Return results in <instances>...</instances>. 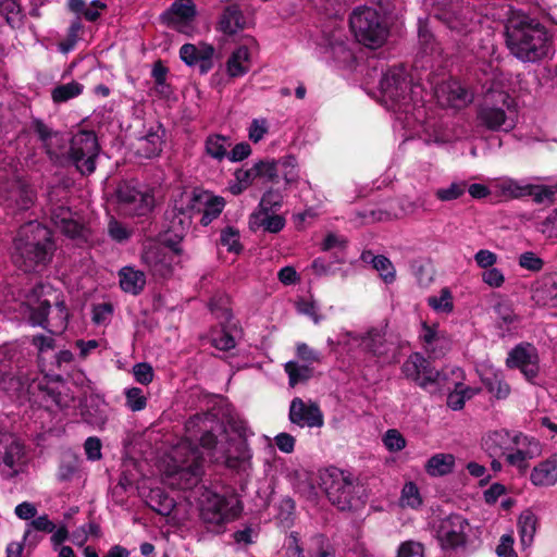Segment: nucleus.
<instances>
[{"instance_id":"nucleus-56","label":"nucleus","mask_w":557,"mask_h":557,"mask_svg":"<svg viewBox=\"0 0 557 557\" xmlns=\"http://www.w3.org/2000/svg\"><path fill=\"white\" fill-rule=\"evenodd\" d=\"M283 196L276 190H268L261 198L258 211H272L281 207Z\"/></svg>"},{"instance_id":"nucleus-41","label":"nucleus","mask_w":557,"mask_h":557,"mask_svg":"<svg viewBox=\"0 0 557 557\" xmlns=\"http://www.w3.org/2000/svg\"><path fill=\"white\" fill-rule=\"evenodd\" d=\"M32 344L37 348L38 351V366L41 370V372H45V369L47 367V354L49 351L54 350L55 348V342L51 336L46 335H35L32 338Z\"/></svg>"},{"instance_id":"nucleus-30","label":"nucleus","mask_w":557,"mask_h":557,"mask_svg":"<svg viewBox=\"0 0 557 557\" xmlns=\"http://www.w3.org/2000/svg\"><path fill=\"white\" fill-rule=\"evenodd\" d=\"M421 337L424 342L425 349L436 358L444 355L445 351L449 349L447 338L426 323H423Z\"/></svg>"},{"instance_id":"nucleus-40","label":"nucleus","mask_w":557,"mask_h":557,"mask_svg":"<svg viewBox=\"0 0 557 557\" xmlns=\"http://www.w3.org/2000/svg\"><path fill=\"white\" fill-rule=\"evenodd\" d=\"M0 13L11 27H20L23 22V12L20 0H0Z\"/></svg>"},{"instance_id":"nucleus-12","label":"nucleus","mask_w":557,"mask_h":557,"mask_svg":"<svg viewBox=\"0 0 557 557\" xmlns=\"http://www.w3.org/2000/svg\"><path fill=\"white\" fill-rule=\"evenodd\" d=\"M27 462L24 445L13 435H3L0 440V471L2 476L13 479L24 473Z\"/></svg>"},{"instance_id":"nucleus-51","label":"nucleus","mask_w":557,"mask_h":557,"mask_svg":"<svg viewBox=\"0 0 557 557\" xmlns=\"http://www.w3.org/2000/svg\"><path fill=\"white\" fill-rule=\"evenodd\" d=\"M126 405L132 411H140L147 405V398L141 388L132 387L126 389Z\"/></svg>"},{"instance_id":"nucleus-10","label":"nucleus","mask_w":557,"mask_h":557,"mask_svg":"<svg viewBox=\"0 0 557 557\" xmlns=\"http://www.w3.org/2000/svg\"><path fill=\"white\" fill-rule=\"evenodd\" d=\"M119 209L128 216H144L151 212L154 197L148 188H140L133 183H121L116 189Z\"/></svg>"},{"instance_id":"nucleus-44","label":"nucleus","mask_w":557,"mask_h":557,"mask_svg":"<svg viewBox=\"0 0 557 557\" xmlns=\"http://www.w3.org/2000/svg\"><path fill=\"white\" fill-rule=\"evenodd\" d=\"M150 506L158 513L169 516L175 507V502L162 491L157 490L151 492Z\"/></svg>"},{"instance_id":"nucleus-42","label":"nucleus","mask_w":557,"mask_h":557,"mask_svg":"<svg viewBox=\"0 0 557 557\" xmlns=\"http://www.w3.org/2000/svg\"><path fill=\"white\" fill-rule=\"evenodd\" d=\"M467 191L466 181L451 182L446 187H441L435 190V197L441 201H451L459 199Z\"/></svg>"},{"instance_id":"nucleus-61","label":"nucleus","mask_w":557,"mask_h":557,"mask_svg":"<svg viewBox=\"0 0 557 557\" xmlns=\"http://www.w3.org/2000/svg\"><path fill=\"white\" fill-rule=\"evenodd\" d=\"M482 280L491 287H500L505 282V276L499 269L490 268L482 273Z\"/></svg>"},{"instance_id":"nucleus-20","label":"nucleus","mask_w":557,"mask_h":557,"mask_svg":"<svg viewBox=\"0 0 557 557\" xmlns=\"http://www.w3.org/2000/svg\"><path fill=\"white\" fill-rule=\"evenodd\" d=\"M50 220L64 235L73 239H87L88 230L75 218L69 207L51 205Z\"/></svg>"},{"instance_id":"nucleus-54","label":"nucleus","mask_w":557,"mask_h":557,"mask_svg":"<svg viewBox=\"0 0 557 557\" xmlns=\"http://www.w3.org/2000/svg\"><path fill=\"white\" fill-rule=\"evenodd\" d=\"M384 445L391 451H399L406 446V440L395 429L388 430L383 437Z\"/></svg>"},{"instance_id":"nucleus-34","label":"nucleus","mask_w":557,"mask_h":557,"mask_svg":"<svg viewBox=\"0 0 557 557\" xmlns=\"http://www.w3.org/2000/svg\"><path fill=\"white\" fill-rule=\"evenodd\" d=\"M476 15L469 9H461L458 13L448 18V27L458 34H469L476 27Z\"/></svg>"},{"instance_id":"nucleus-13","label":"nucleus","mask_w":557,"mask_h":557,"mask_svg":"<svg viewBox=\"0 0 557 557\" xmlns=\"http://www.w3.org/2000/svg\"><path fill=\"white\" fill-rule=\"evenodd\" d=\"M509 369H519L527 381L534 382L540 373V358L537 349L530 343L516 345L506 359Z\"/></svg>"},{"instance_id":"nucleus-62","label":"nucleus","mask_w":557,"mask_h":557,"mask_svg":"<svg viewBox=\"0 0 557 557\" xmlns=\"http://www.w3.org/2000/svg\"><path fill=\"white\" fill-rule=\"evenodd\" d=\"M65 139L63 136L55 132V138H51L50 140L45 141L42 146L50 159H53L59 156V152L63 149Z\"/></svg>"},{"instance_id":"nucleus-57","label":"nucleus","mask_w":557,"mask_h":557,"mask_svg":"<svg viewBox=\"0 0 557 557\" xmlns=\"http://www.w3.org/2000/svg\"><path fill=\"white\" fill-rule=\"evenodd\" d=\"M527 196H532L536 203H550L554 199V190L547 186L531 184V193Z\"/></svg>"},{"instance_id":"nucleus-1","label":"nucleus","mask_w":557,"mask_h":557,"mask_svg":"<svg viewBox=\"0 0 557 557\" xmlns=\"http://www.w3.org/2000/svg\"><path fill=\"white\" fill-rule=\"evenodd\" d=\"M208 414H195L185 423V430L189 437L182 441L173 450V466L169 470V475L175 480L180 488H190L197 482L202 473L203 457L199 448L193 443L198 432H203L200 437V444L203 448L212 449L215 447L216 437L205 429Z\"/></svg>"},{"instance_id":"nucleus-29","label":"nucleus","mask_w":557,"mask_h":557,"mask_svg":"<svg viewBox=\"0 0 557 557\" xmlns=\"http://www.w3.org/2000/svg\"><path fill=\"white\" fill-rule=\"evenodd\" d=\"M231 146L232 141L228 137L220 134H210L203 143L205 154L220 163L227 158V151Z\"/></svg>"},{"instance_id":"nucleus-21","label":"nucleus","mask_w":557,"mask_h":557,"mask_svg":"<svg viewBox=\"0 0 557 557\" xmlns=\"http://www.w3.org/2000/svg\"><path fill=\"white\" fill-rule=\"evenodd\" d=\"M214 52L213 46L208 44H185L180 49V57L187 65H198L200 74H206L213 67Z\"/></svg>"},{"instance_id":"nucleus-3","label":"nucleus","mask_w":557,"mask_h":557,"mask_svg":"<svg viewBox=\"0 0 557 557\" xmlns=\"http://www.w3.org/2000/svg\"><path fill=\"white\" fill-rule=\"evenodd\" d=\"M55 249L51 231L37 221L22 225L14 238L13 263L24 272L45 268Z\"/></svg>"},{"instance_id":"nucleus-16","label":"nucleus","mask_w":557,"mask_h":557,"mask_svg":"<svg viewBox=\"0 0 557 557\" xmlns=\"http://www.w3.org/2000/svg\"><path fill=\"white\" fill-rule=\"evenodd\" d=\"M196 5L193 0H175L162 15L169 27L186 35L194 30Z\"/></svg>"},{"instance_id":"nucleus-38","label":"nucleus","mask_w":557,"mask_h":557,"mask_svg":"<svg viewBox=\"0 0 557 557\" xmlns=\"http://www.w3.org/2000/svg\"><path fill=\"white\" fill-rule=\"evenodd\" d=\"M518 531L523 546H530L536 531V517L530 511H523L518 520Z\"/></svg>"},{"instance_id":"nucleus-9","label":"nucleus","mask_w":557,"mask_h":557,"mask_svg":"<svg viewBox=\"0 0 557 557\" xmlns=\"http://www.w3.org/2000/svg\"><path fill=\"white\" fill-rule=\"evenodd\" d=\"M380 91L384 106L397 113H409L411 109V88L404 67H391L380 81Z\"/></svg>"},{"instance_id":"nucleus-63","label":"nucleus","mask_w":557,"mask_h":557,"mask_svg":"<svg viewBox=\"0 0 557 557\" xmlns=\"http://www.w3.org/2000/svg\"><path fill=\"white\" fill-rule=\"evenodd\" d=\"M498 557H518L513 550V537L510 534H504L496 548Z\"/></svg>"},{"instance_id":"nucleus-2","label":"nucleus","mask_w":557,"mask_h":557,"mask_svg":"<svg viewBox=\"0 0 557 557\" xmlns=\"http://www.w3.org/2000/svg\"><path fill=\"white\" fill-rule=\"evenodd\" d=\"M552 44L545 26L529 16H515L506 25V45L522 62H536L547 57Z\"/></svg>"},{"instance_id":"nucleus-39","label":"nucleus","mask_w":557,"mask_h":557,"mask_svg":"<svg viewBox=\"0 0 557 557\" xmlns=\"http://www.w3.org/2000/svg\"><path fill=\"white\" fill-rule=\"evenodd\" d=\"M251 220L256 225L263 227L270 233H277L285 225L283 216L271 214L270 211H256L251 214Z\"/></svg>"},{"instance_id":"nucleus-23","label":"nucleus","mask_w":557,"mask_h":557,"mask_svg":"<svg viewBox=\"0 0 557 557\" xmlns=\"http://www.w3.org/2000/svg\"><path fill=\"white\" fill-rule=\"evenodd\" d=\"M248 22L237 4H230L222 11L216 29L225 35H235L247 28Z\"/></svg>"},{"instance_id":"nucleus-50","label":"nucleus","mask_w":557,"mask_h":557,"mask_svg":"<svg viewBox=\"0 0 557 557\" xmlns=\"http://www.w3.org/2000/svg\"><path fill=\"white\" fill-rule=\"evenodd\" d=\"M296 356L298 361H302L305 364H310L313 367V363H320L322 360V356L320 351L309 347L306 343H298L296 345Z\"/></svg>"},{"instance_id":"nucleus-4","label":"nucleus","mask_w":557,"mask_h":557,"mask_svg":"<svg viewBox=\"0 0 557 557\" xmlns=\"http://www.w3.org/2000/svg\"><path fill=\"white\" fill-rule=\"evenodd\" d=\"M518 120L516 101L506 91H488L478 111L479 123L488 131L509 132Z\"/></svg>"},{"instance_id":"nucleus-52","label":"nucleus","mask_w":557,"mask_h":557,"mask_svg":"<svg viewBox=\"0 0 557 557\" xmlns=\"http://www.w3.org/2000/svg\"><path fill=\"white\" fill-rule=\"evenodd\" d=\"M108 234L113 240L123 243L129 239L132 231L114 218H111L108 223Z\"/></svg>"},{"instance_id":"nucleus-17","label":"nucleus","mask_w":557,"mask_h":557,"mask_svg":"<svg viewBox=\"0 0 557 557\" xmlns=\"http://www.w3.org/2000/svg\"><path fill=\"white\" fill-rule=\"evenodd\" d=\"M512 442L516 445V450L506 455V461L523 473L529 467V460L542 454V446L536 438L522 433L516 434Z\"/></svg>"},{"instance_id":"nucleus-49","label":"nucleus","mask_w":557,"mask_h":557,"mask_svg":"<svg viewBox=\"0 0 557 557\" xmlns=\"http://www.w3.org/2000/svg\"><path fill=\"white\" fill-rule=\"evenodd\" d=\"M363 345L366 349L376 356L385 355L388 350L383 335L376 330L370 331L368 333V337L364 338Z\"/></svg>"},{"instance_id":"nucleus-37","label":"nucleus","mask_w":557,"mask_h":557,"mask_svg":"<svg viewBox=\"0 0 557 557\" xmlns=\"http://www.w3.org/2000/svg\"><path fill=\"white\" fill-rule=\"evenodd\" d=\"M482 381L487 391L497 399L507 398L511 392L510 385L505 381L504 375L499 371L485 374Z\"/></svg>"},{"instance_id":"nucleus-47","label":"nucleus","mask_w":557,"mask_h":557,"mask_svg":"<svg viewBox=\"0 0 557 557\" xmlns=\"http://www.w3.org/2000/svg\"><path fill=\"white\" fill-rule=\"evenodd\" d=\"M373 268L379 272L381 278L389 284L395 281L396 277V271L388 258L385 256L379 255L374 256L371 259Z\"/></svg>"},{"instance_id":"nucleus-53","label":"nucleus","mask_w":557,"mask_h":557,"mask_svg":"<svg viewBox=\"0 0 557 557\" xmlns=\"http://www.w3.org/2000/svg\"><path fill=\"white\" fill-rule=\"evenodd\" d=\"M220 242L228 251L238 252L242 248L239 245V233L232 226L222 231Z\"/></svg>"},{"instance_id":"nucleus-60","label":"nucleus","mask_w":557,"mask_h":557,"mask_svg":"<svg viewBox=\"0 0 557 557\" xmlns=\"http://www.w3.org/2000/svg\"><path fill=\"white\" fill-rule=\"evenodd\" d=\"M212 345L226 351L235 347V339L230 333L222 330L212 337Z\"/></svg>"},{"instance_id":"nucleus-27","label":"nucleus","mask_w":557,"mask_h":557,"mask_svg":"<svg viewBox=\"0 0 557 557\" xmlns=\"http://www.w3.org/2000/svg\"><path fill=\"white\" fill-rule=\"evenodd\" d=\"M191 223L190 215L185 212L184 210L176 208L172 210V218H171V232L174 233L175 239L166 238L165 245L169 246L174 252L178 253L180 248L177 245L183 239L185 232L189 228Z\"/></svg>"},{"instance_id":"nucleus-48","label":"nucleus","mask_w":557,"mask_h":557,"mask_svg":"<svg viewBox=\"0 0 557 557\" xmlns=\"http://www.w3.org/2000/svg\"><path fill=\"white\" fill-rule=\"evenodd\" d=\"M428 304L436 312L449 313L454 309L453 296L448 288H443L440 296L429 297Z\"/></svg>"},{"instance_id":"nucleus-14","label":"nucleus","mask_w":557,"mask_h":557,"mask_svg":"<svg viewBox=\"0 0 557 557\" xmlns=\"http://www.w3.org/2000/svg\"><path fill=\"white\" fill-rule=\"evenodd\" d=\"M288 419L290 423L299 428H321L324 424V416L319 405L311 399L304 400L295 397L289 404Z\"/></svg>"},{"instance_id":"nucleus-19","label":"nucleus","mask_w":557,"mask_h":557,"mask_svg":"<svg viewBox=\"0 0 557 557\" xmlns=\"http://www.w3.org/2000/svg\"><path fill=\"white\" fill-rule=\"evenodd\" d=\"M168 247L154 242H148L144 246L141 262L154 276L165 277L172 271V256Z\"/></svg>"},{"instance_id":"nucleus-55","label":"nucleus","mask_w":557,"mask_h":557,"mask_svg":"<svg viewBox=\"0 0 557 557\" xmlns=\"http://www.w3.org/2000/svg\"><path fill=\"white\" fill-rule=\"evenodd\" d=\"M519 265L532 272H539L544 265V261L534 252L525 251L519 257Z\"/></svg>"},{"instance_id":"nucleus-35","label":"nucleus","mask_w":557,"mask_h":557,"mask_svg":"<svg viewBox=\"0 0 557 557\" xmlns=\"http://www.w3.org/2000/svg\"><path fill=\"white\" fill-rule=\"evenodd\" d=\"M455 466V457L451 454H435L425 465V471L431 476H443L453 472Z\"/></svg>"},{"instance_id":"nucleus-59","label":"nucleus","mask_w":557,"mask_h":557,"mask_svg":"<svg viewBox=\"0 0 557 557\" xmlns=\"http://www.w3.org/2000/svg\"><path fill=\"white\" fill-rule=\"evenodd\" d=\"M133 373L135 380L140 384H149L153 379L152 367L146 362L135 364Z\"/></svg>"},{"instance_id":"nucleus-26","label":"nucleus","mask_w":557,"mask_h":557,"mask_svg":"<svg viewBox=\"0 0 557 557\" xmlns=\"http://www.w3.org/2000/svg\"><path fill=\"white\" fill-rule=\"evenodd\" d=\"M493 188L499 196L508 199H519L531 193V184H525L511 177L494 180Z\"/></svg>"},{"instance_id":"nucleus-45","label":"nucleus","mask_w":557,"mask_h":557,"mask_svg":"<svg viewBox=\"0 0 557 557\" xmlns=\"http://www.w3.org/2000/svg\"><path fill=\"white\" fill-rule=\"evenodd\" d=\"M399 504L401 507H409L412 509H417L421 506L422 497L416 483L407 482L404 485Z\"/></svg>"},{"instance_id":"nucleus-43","label":"nucleus","mask_w":557,"mask_h":557,"mask_svg":"<svg viewBox=\"0 0 557 557\" xmlns=\"http://www.w3.org/2000/svg\"><path fill=\"white\" fill-rule=\"evenodd\" d=\"M83 85L77 82H71L57 86L51 94L54 102H65L72 98L79 96L83 92Z\"/></svg>"},{"instance_id":"nucleus-24","label":"nucleus","mask_w":557,"mask_h":557,"mask_svg":"<svg viewBox=\"0 0 557 557\" xmlns=\"http://www.w3.org/2000/svg\"><path fill=\"white\" fill-rule=\"evenodd\" d=\"M25 377L16 375L10 359L0 351V387L12 395H22Z\"/></svg>"},{"instance_id":"nucleus-11","label":"nucleus","mask_w":557,"mask_h":557,"mask_svg":"<svg viewBox=\"0 0 557 557\" xmlns=\"http://www.w3.org/2000/svg\"><path fill=\"white\" fill-rule=\"evenodd\" d=\"M98 152L99 146L94 132L79 131L73 135L70 144V158L82 174H90L95 171Z\"/></svg>"},{"instance_id":"nucleus-28","label":"nucleus","mask_w":557,"mask_h":557,"mask_svg":"<svg viewBox=\"0 0 557 557\" xmlns=\"http://www.w3.org/2000/svg\"><path fill=\"white\" fill-rule=\"evenodd\" d=\"M163 136L164 131L159 127L140 137L137 141V153L147 159L159 156L162 151Z\"/></svg>"},{"instance_id":"nucleus-31","label":"nucleus","mask_w":557,"mask_h":557,"mask_svg":"<svg viewBox=\"0 0 557 557\" xmlns=\"http://www.w3.org/2000/svg\"><path fill=\"white\" fill-rule=\"evenodd\" d=\"M250 53L247 45L238 47L232 52L227 62L226 71L231 77H238L245 75L248 70Z\"/></svg>"},{"instance_id":"nucleus-32","label":"nucleus","mask_w":557,"mask_h":557,"mask_svg":"<svg viewBox=\"0 0 557 557\" xmlns=\"http://www.w3.org/2000/svg\"><path fill=\"white\" fill-rule=\"evenodd\" d=\"M288 375V385L295 387L298 384L307 383L314 374V368L310 364L300 363L298 360H290L284 364Z\"/></svg>"},{"instance_id":"nucleus-18","label":"nucleus","mask_w":557,"mask_h":557,"mask_svg":"<svg viewBox=\"0 0 557 557\" xmlns=\"http://www.w3.org/2000/svg\"><path fill=\"white\" fill-rule=\"evenodd\" d=\"M401 371L407 379L416 382L422 388L434 384L440 376V371L434 369L431 362L419 352L412 354L404 362Z\"/></svg>"},{"instance_id":"nucleus-8","label":"nucleus","mask_w":557,"mask_h":557,"mask_svg":"<svg viewBox=\"0 0 557 557\" xmlns=\"http://www.w3.org/2000/svg\"><path fill=\"white\" fill-rule=\"evenodd\" d=\"M240 512L239 500L215 493H207L200 506V519L207 530L222 533L225 524L234 520Z\"/></svg>"},{"instance_id":"nucleus-5","label":"nucleus","mask_w":557,"mask_h":557,"mask_svg":"<svg viewBox=\"0 0 557 557\" xmlns=\"http://www.w3.org/2000/svg\"><path fill=\"white\" fill-rule=\"evenodd\" d=\"M349 26L356 40L371 49L381 47L389 32L385 17L376 9L367 5L352 10Z\"/></svg>"},{"instance_id":"nucleus-58","label":"nucleus","mask_w":557,"mask_h":557,"mask_svg":"<svg viewBox=\"0 0 557 557\" xmlns=\"http://www.w3.org/2000/svg\"><path fill=\"white\" fill-rule=\"evenodd\" d=\"M539 231L548 238L557 237V209L540 223Z\"/></svg>"},{"instance_id":"nucleus-15","label":"nucleus","mask_w":557,"mask_h":557,"mask_svg":"<svg viewBox=\"0 0 557 557\" xmlns=\"http://www.w3.org/2000/svg\"><path fill=\"white\" fill-rule=\"evenodd\" d=\"M469 523L460 515H449L441 520L437 529V539L444 549L457 548L465 545Z\"/></svg>"},{"instance_id":"nucleus-33","label":"nucleus","mask_w":557,"mask_h":557,"mask_svg":"<svg viewBox=\"0 0 557 557\" xmlns=\"http://www.w3.org/2000/svg\"><path fill=\"white\" fill-rule=\"evenodd\" d=\"M145 284L146 277L141 271L128 267L120 271V286L124 292L137 295L143 290Z\"/></svg>"},{"instance_id":"nucleus-7","label":"nucleus","mask_w":557,"mask_h":557,"mask_svg":"<svg viewBox=\"0 0 557 557\" xmlns=\"http://www.w3.org/2000/svg\"><path fill=\"white\" fill-rule=\"evenodd\" d=\"M320 480L329 500L339 510H350L359 503L357 490L360 487L350 474L337 468H329L321 472Z\"/></svg>"},{"instance_id":"nucleus-46","label":"nucleus","mask_w":557,"mask_h":557,"mask_svg":"<svg viewBox=\"0 0 557 557\" xmlns=\"http://www.w3.org/2000/svg\"><path fill=\"white\" fill-rule=\"evenodd\" d=\"M225 206V200L222 197H209L206 200V207L203 214L200 219V223L203 226L209 225L215 218L220 215Z\"/></svg>"},{"instance_id":"nucleus-64","label":"nucleus","mask_w":557,"mask_h":557,"mask_svg":"<svg viewBox=\"0 0 557 557\" xmlns=\"http://www.w3.org/2000/svg\"><path fill=\"white\" fill-rule=\"evenodd\" d=\"M397 557H423V547L417 542H405L400 545Z\"/></svg>"},{"instance_id":"nucleus-36","label":"nucleus","mask_w":557,"mask_h":557,"mask_svg":"<svg viewBox=\"0 0 557 557\" xmlns=\"http://www.w3.org/2000/svg\"><path fill=\"white\" fill-rule=\"evenodd\" d=\"M533 299L542 306L557 307V280L542 281L533 292Z\"/></svg>"},{"instance_id":"nucleus-25","label":"nucleus","mask_w":557,"mask_h":557,"mask_svg":"<svg viewBox=\"0 0 557 557\" xmlns=\"http://www.w3.org/2000/svg\"><path fill=\"white\" fill-rule=\"evenodd\" d=\"M535 486H552L557 483V454L535 466L530 474Z\"/></svg>"},{"instance_id":"nucleus-6","label":"nucleus","mask_w":557,"mask_h":557,"mask_svg":"<svg viewBox=\"0 0 557 557\" xmlns=\"http://www.w3.org/2000/svg\"><path fill=\"white\" fill-rule=\"evenodd\" d=\"M34 401L45 404L47 407L54 405L58 408H66L74 400L70 388L61 375L44 374L41 377L24 380V392Z\"/></svg>"},{"instance_id":"nucleus-22","label":"nucleus","mask_w":557,"mask_h":557,"mask_svg":"<svg viewBox=\"0 0 557 557\" xmlns=\"http://www.w3.org/2000/svg\"><path fill=\"white\" fill-rule=\"evenodd\" d=\"M441 106L459 108L471 101L468 91L456 81L438 84L434 89Z\"/></svg>"}]
</instances>
